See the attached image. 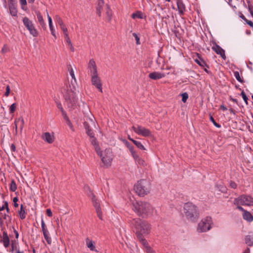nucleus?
I'll return each instance as SVG.
<instances>
[{
    "label": "nucleus",
    "instance_id": "nucleus-1",
    "mask_svg": "<svg viewBox=\"0 0 253 253\" xmlns=\"http://www.w3.org/2000/svg\"><path fill=\"white\" fill-rule=\"evenodd\" d=\"M77 86L76 79H72L69 86H67V89H64V91H62L66 104L70 110L75 109L78 105Z\"/></svg>",
    "mask_w": 253,
    "mask_h": 253
},
{
    "label": "nucleus",
    "instance_id": "nucleus-2",
    "mask_svg": "<svg viewBox=\"0 0 253 253\" xmlns=\"http://www.w3.org/2000/svg\"><path fill=\"white\" fill-rule=\"evenodd\" d=\"M132 209L139 216L143 217L152 214L153 208L148 203L143 201H136L133 203Z\"/></svg>",
    "mask_w": 253,
    "mask_h": 253
},
{
    "label": "nucleus",
    "instance_id": "nucleus-3",
    "mask_svg": "<svg viewBox=\"0 0 253 253\" xmlns=\"http://www.w3.org/2000/svg\"><path fill=\"white\" fill-rule=\"evenodd\" d=\"M131 223L135 228L137 236L147 234L150 230L149 224L147 221L142 220L140 218L133 219Z\"/></svg>",
    "mask_w": 253,
    "mask_h": 253
},
{
    "label": "nucleus",
    "instance_id": "nucleus-4",
    "mask_svg": "<svg viewBox=\"0 0 253 253\" xmlns=\"http://www.w3.org/2000/svg\"><path fill=\"white\" fill-rule=\"evenodd\" d=\"M184 213L188 219L194 221L198 216L197 207L191 203H185L183 207Z\"/></svg>",
    "mask_w": 253,
    "mask_h": 253
},
{
    "label": "nucleus",
    "instance_id": "nucleus-5",
    "mask_svg": "<svg viewBox=\"0 0 253 253\" xmlns=\"http://www.w3.org/2000/svg\"><path fill=\"white\" fill-rule=\"evenodd\" d=\"M134 190L139 196H143L150 192V182L146 180H141L135 185Z\"/></svg>",
    "mask_w": 253,
    "mask_h": 253
},
{
    "label": "nucleus",
    "instance_id": "nucleus-6",
    "mask_svg": "<svg viewBox=\"0 0 253 253\" xmlns=\"http://www.w3.org/2000/svg\"><path fill=\"white\" fill-rule=\"evenodd\" d=\"M212 219L210 216H207L203 218L198 223L197 231L198 233L207 232L213 227Z\"/></svg>",
    "mask_w": 253,
    "mask_h": 253
},
{
    "label": "nucleus",
    "instance_id": "nucleus-7",
    "mask_svg": "<svg viewBox=\"0 0 253 253\" xmlns=\"http://www.w3.org/2000/svg\"><path fill=\"white\" fill-rule=\"evenodd\" d=\"M234 204L247 206H253V198L250 196L242 195L234 200Z\"/></svg>",
    "mask_w": 253,
    "mask_h": 253
},
{
    "label": "nucleus",
    "instance_id": "nucleus-8",
    "mask_svg": "<svg viewBox=\"0 0 253 253\" xmlns=\"http://www.w3.org/2000/svg\"><path fill=\"white\" fill-rule=\"evenodd\" d=\"M101 158L103 164L108 166L111 165L113 159L112 152L110 149H106L103 152L100 150V154H98Z\"/></svg>",
    "mask_w": 253,
    "mask_h": 253
},
{
    "label": "nucleus",
    "instance_id": "nucleus-9",
    "mask_svg": "<svg viewBox=\"0 0 253 253\" xmlns=\"http://www.w3.org/2000/svg\"><path fill=\"white\" fill-rule=\"evenodd\" d=\"M23 22L24 26L28 30L30 33L34 37L38 36V32L35 28L33 22L28 17H25L23 18Z\"/></svg>",
    "mask_w": 253,
    "mask_h": 253
},
{
    "label": "nucleus",
    "instance_id": "nucleus-10",
    "mask_svg": "<svg viewBox=\"0 0 253 253\" xmlns=\"http://www.w3.org/2000/svg\"><path fill=\"white\" fill-rule=\"evenodd\" d=\"M132 129L137 134L144 137L151 136V132L150 130L142 126H133Z\"/></svg>",
    "mask_w": 253,
    "mask_h": 253
},
{
    "label": "nucleus",
    "instance_id": "nucleus-11",
    "mask_svg": "<svg viewBox=\"0 0 253 253\" xmlns=\"http://www.w3.org/2000/svg\"><path fill=\"white\" fill-rule=\"evenodd\" d=\"M89 196L91 198L93 206L96 210V211L97 213L98 216L100 219H102V212L100 209L99 202L96 199L95 196L94 195L93 193L91 191H90Z\"/></svg>",
    "mask_w": 253,
    "mask_h": 253
},
{
    "label": "nucleus",
    "instance_id": "nucleus-12",
    "mask_svg": "<svg viewBox=\"0 0 253 253\" xmlns=\"http://www.w3.org/2000/svg\"><path fill=\"white\" fill-rule=\"evenodd\" d=\"M41 225L44 238L48 244L50 245L52 242V239L50 236V234L46 226V224L42 219L41 221Z\"/></svg>",
    "mask_w": 253,
    "mask_h": 253
},
{
    "label": "nucleus",
    "instance_id": "nucleus-13",
    "mask_svg": "<svg viewBox=\"0 0 253 253\" xmlns=\"http://www.w3.org/2000/svg\"><path fill=\"white\" fill-rule=\"evenodd\" d=\"M91 76V82L93 85L101 92H102V84L100 78L98 77V74H92Z\"/></svg>",
    "mask_w": 253,
    "mask_h": 253
},
{
    "label": "nucleus",
    "instance_id": "nucleus-14",
    "mask_svg": "<svg viewBox=\"0 0 253 253\" xmlns=\"http://www.w3.org/2000/svg\"><path fill=\"white\" fill-rule=\"evenodd\" d=\"M164 63L165 61L163 58L160 56L159 55H158V56L156 59L155 63H154V69L156 70L159 69L161 70L165 69Z\"/></svg>",
    "mask_w": 253,
    "mask_h": 253
},
{
    "label": "nucleus",
    "instance_id": "nucleus-15",
    "mask_svg": "<svg viewBox=\"0 0 253 253\" xmlns=\"http://www.w3.org/2000/svg\"><path fill=\"white\" fill-rule=\"evenodd\" d=\"M42 138L49 144L52 143L54 140L53 135L48 132L43 133L42 135Z\"/></svg>",
    "mask_w": 253,
    "mask_h": 253
},
{
    "label": "nucleus",
    "instance_id": "nucleus-16",
    "mask_svg": "<svg viewBox=\"0 0 253 253\" xmlns=\"http://www.w3.org/2000/svg\"><path fill=\"white\" fill-rule=\"evenodd\" d=\"M166 74L159 72H153L149 75V77L152 80H157L164 78Z\"/></svg>",
    "mask_w": 253,
    "mask_h": 253
},
{
    "label": "nucleus",
    "instance_id": "nucleus-17",
    "mask_svg": "<svg viewBox=\"0 0 253 253\" xmlns=\"http://www.w3.org/2000/svg\"><path fill=\"white\" fill-rule=\"evenodd\" d=\"M212 49L217 54H219L223 59H225V51L220 46L215 44L214 46H212Z\"/></svg>",
    "mask_w": 253,
    "mask_h": 253
},
{
    "label": "nucleus",
    "instance_id": "nucleus-18",
    "mask_svg": "<svg viewBox=\"0 0 253 253\" xmlns=\"http://www.w3.org/2000/svg\"><path fill=\"white\" fill-rule=\"evenodd\" d=\"M88 66L90 70L91 75L97 73V67L93 59H92L89 60Z\"/></svg>",
    "mask_w": 253,
    "mask_h": 253
},
{
    "label": "nucleus",
    "instance_id": "nucleus-19",
    "mask_svg": "<svg viewBox=\"0 0 253 253\" xmlns=\"http://www.w3.org/2000/svg\"><path fill=\"white\" fill-rule=\"evenodd\" d=\"M2 239H0V243H2L5 248H7L9 246L10 240L7 233L4 231L2 233Z\"/></svg>",
    "mask_w": 253,
    "mask_h": 253
},
{
    "label": "nucleus",
    "instance_id": "nucleus-20",
    "mask_svg": "<svg viewBox=\"0 0 253 253\" xmlns=\"http://www.w3.org/2000/svg\"><path fill=\"white\" fill-rule=\"evenodd\" d=\"M10 13L12 16H15L17 14V10L15 6V3L11 2L8 3Z\"/></svg>",
    "mask_w": 253,
    "mask_h": 253
},
{
    "label": "nucleus",
    "instance_id": "nucleus-21",
    "mask_svg": "<svg viewBox=\"0 0 253 253\" xmlns=\"http://www.w3.org/2000/svg\"><path fill=\"white\" fill-rule=\"evenodd\" d=\"M90 142L91 144L94 146V149L97 153V154H100V148L99 145H98L97 142L96 141V138L94 137V136L90 137Z\"/></svg>",
    "mask_w": 253,
    "mask_h": 253
},
{
    "label": "nucleus",
    "instance_id": "nucleus-22",
    "mask_svg": "<svg viewBox=\"0 0 253 253\" xmlns=\"http://www.w3.org/2000/svg\"><path fill=\"white\" fill-rule=\"evenodd\" d=\"M47 18L48 20V24H49V27L50 30L51 31V34L53 36H54L55 38H56V34H55V29L53 27V24H52V19L51 17L47 14Z\"/></svg>",
    "mask_w": 253,
    "mask_h": 253
},
{
    "label": "nucleus",
    "instance_id": "nucleus-23",
    "mask_svg": "<svg viewBox=\"0 0 253 253\" xmlns=\"http://www.w3.org/2000/svg\"><path fill=\"white\" fill-rule=\"evenodd\" d=\"M134 159L135 163L137 164L138 165L144 166L145 165V161L143 159H142L141 158H140L137 154L135 155L134 156L132 157Z\"/></svg>",
    "mask_w": 253,
    "mask_h": 253
},
{
    "label": "nucleus",
    "instance_id": "nucleus-24",
    "mask_svg": "<svg viewBox=\"0 0 253 253\" xmlns=\"http://www.w3.org/2000/svg\"><path fill=\"white\" fill-rule=\"evenodd\" d=\"M177 5L179 13L182 14L185 11V7L181 0H177Z\"/></svg>",
    "mask_w": 253,
    "mask_h": 253
},
{
    "label": "nucleus",
    "instance_id": "nucleus-25",
    "mask_svg": "<svg viewBox=\"0 0 253 253\" xmlns=\"http://www.w3.org/2000/svg\"><path fill=\"white\" fill-rule=\"evenodd\" d=\"M243 217L245 220L249 222H251L253 220V216L249 211H244V212L243 214Z\"/></svg>",
    "mask_w": 253,
    "mask_h": 253
},
{
    "label": "nucleus",
    "instance_id": "nucleus-26",
    "mask_svg": "<svg viewBox=\"0 0 253 253\" xmlns=\"http://www.w3.org/2000/svg\"><path fill=\"white\" fill-rule=\"evenodd\" d=\"M36 13L37 16L38 21L39 22L41 26L42 27H45V23L44 22L41 13L39 11H36Z\"/></svg>",
    "mask_w": 253,
    "mask_h": 253
},
{
    "label": "nucleus",
    "instance_id": "nucleus-27",
    "mask_svg": "<svg viewBox=\"0 0 253 253\" xmlns=\"http://www.w3.org/2000/svg\"><path fill=\"white\" fill-rule=\"evenodd\" d=\"M245 241L248 246H253V234L247 235L246 237Z\"/></svg>",
    "mask_w": 253,
    "mask_h": 253
},
{
    "label": "nucleus",
    "instance_id": "nucleus-28",
    "mask_svg": "<svg viewBox=\"0 0 253 253\" xmlns=\"http://www.w3.org/2000/svg\"><path fill=\"white\" fill-rule=\"evenodd\" d=\"M87 247L92 251H95V247L93 242L88 238L86 239Z\"/></svg>",
    "mask_w": 253,
    "mask_h": 253
},
{
    "label": "nucleus",
    "instance_id": "nucleus-29",
    "mask_svg": "<svg viewBox=\"0 0 253 253\" xmlns=\"http://www.w3.org/2000/svg\"><path fill=\"white\" fill-rule=\"evenodd\" d=\"M16 123H18V125L20 127V133L21 134L25 123L23 118H19L18 119H16Z\"/></svg>",
    "mask_w": 253,
    "mask_h": 253
},
{
    "label": "nucleus",
    "instance_id": "nucleus-30",
    "mask_svg": "<svg viewBox=\"0 0 253 253\" xmlns=\"http://www.w3.org/2000/svg\"><path fill=\"white\" fill-rule=\"evenodd\" d=\"M104 1L103 0H99L98 3V6L97 7V12L99 16L101 15V10L104 5Z\"/></svg>",
    "mask_w": 253,
    "mask_h": 253
},
{
    "label": "nucleus",
    "instance_id": "nucleus-31",
    "mask_svg": "<svg viewBox=\"0 0 253 253\" xmlns=\"http://www.w3.org/2000/svg\"><path fill=\"white\" fill-rule=\"evenodd\" d=\"M19 214L21 219H24L26 217V212L22 205L20 206V210L19 211Z\"/></svg>",
    "mask_w": 253,
    "mask_h": 253
},
{
    "label": "nucleus",
    "instance_id": "nucleus-32",
    "mask_svg": "<svg viewBox=\"0 0 253 253\" xmlns=\"http://www.w3.org/2000/svg\"><path fill=\"white\" fill-rule=\"evenodd\" d=\"M106 19L108 22H110L112 19V10L108 5H107V9L106 12Z\"/></svg>",
    "mask_w": 253,
    "mask_h": 253
},
{
    "label": "nucleus",
    "instance_id": "nucleus-33",
    "mask_svg": "<svg viewBox=\"0 0 253 253\" xmlns=\"http://www.w3.org/2000/svg\"><path fill=\"white\" fill-rule=\"evenodd\" d=\"M131 17L133 19H135L136 18H138L139 19H143V14L141 11H137L136 13H133L132 14Z\"/></svg>",
    "mask_w": 253,
    "mask_h": 253
},
{
    "label": "nucleus",
    "instance_id": "nucleus-34",
    "mask_svg": "<svg viewBox=\"0 0 253 253\" xmlns=\"http://www.w3.org/2000/svg\"><path fill=\"white\" fill-rule=\"evenodd\" d=\"M197 55L198 57V59H195L194 61L200 66L204 67L205 65V61L200 58L199 54H197Z\"/></svg>",
    "mask_w": 253,
    "mask_h": 253
},
{
    "label": "nucleus",
    "instance_id": "nucleus-35",
    "mask_svg": "<svg viewBox=\"0 0 253 253\" xmlns=\"http://www.w3.org/2000/svg\"><path fill=\"white\" fill-rule=\"evenodd\" d=\"M126 144L127 146V148H128L132 157L137 154L135 151L134 150L133 147L132 145H131L128 142H126Z\"/></svg>",
    "mask_w": 253,
    "mask_h": 253
},
{
    "label": "nucleus",
    "instance_id": "nucleus-36",
    "mask_svg": "<svg viewBox=\"0 0 253 253\" xmlns=\"http://www.w3.org/2000/svg\"><path fill=\"white\" fill-rule=\"evenodd\" d=\"M131 141L140 149L141 150H145V148L144 146L142 144V143L136 141L134 139H131Z\"/></svg>",
    "mask_w": 253,
    "mask_h": 253
},
{
    "label": "nucleus",
    "instance_id": "nucleus-37",
    "mask_svg": "<svg viewBox=\"0 0 253 253\" xmlns=\"http://www.w3.org/2000/svg\"><path fill=\"white\" fill-rule=\"evenodd\" d=\"M234 77H235V78L236 79V80L238 82H239L240 83H243V80L241 78L239 72H238V71L234 72Z\"/></svg>",
    "mask_w": 253,
    "mask_h": 253
},
{
    "label": "nucleus",
    "instance_id": "nucleus-38",
    "mask_svg": "<svg viewBox=\"0 0 253 253\" xmlns=\"http://www.w3.org/2000/svg\"><path fill=\"white\" fill-rule=\"evenodd\" d=\"M141 241V243L143 245V246L146 248V250H147V246L149 247L148 245L147 241L144 239L142 237V236H137Z\"/></svg>",
    "mask_w": 253,
    "mask_h": 253
},
{
    "label": "nucleus",
    "instance_id": "nucleus-39",
    "mask_svg": "<svg viewBox=\"0 0 253 253\" xmlns=\"http://www.w3.org/2000/svg\"><path fill=\"white\" fill-rule=\"evenodd\" d=\"M10 189L13 192H14L17 189V185L14 180L11 182Z\"/></svg>",
    "mask_w": 253,
    "mask_h": 253
},
{
    "label": "nucleus",
    "instance_id": "nucleus-40",
    "mask_svg": "<svg viewBox=\"0 0 253 253\" xmlns=\"http://www.w3.org/2000/svg\"><path fill=\"white\" fill-rule=\"evenodd\" d=\"M180 95L182 96V101L184 103L186 102L188 98V93L186 92H184V93L181 94Z\"/></svg>",
    "mask_w": 253,
    "mask_h": 253
},
{
    "label": "nucleus",
    "instance_id": "nucleus-41",
    "mask_svg": "<svg viewBox=\"0 0 253 253\" xmlns=\"http://www.w3.org/2000/svg\"><path fill=\"white\" fill-rule=\"evenodd\" d=\"M9 51V48L7 44H4L1 50V52L4 54Z\"/></svg>",
    "mask_w": 253,
    "mask_h": 253
},
{
    "label": "nucleus",
    "instance_id": "nucleus-42",
    "mask_svg": "<svg viewBox=\"0 0 253 253\" xmlns=\"http://www.w3.org/2000/svg\"><path fill=\"white\" fill-rule=\"evenodd\" d=\"M210 121L213 123L214 126H216L217 128H220L221 127V126L217 124L214 120V118L212 117V116H211L210 118Z\"/></svg>",
    "mask_w": 253,
    "mask_h": 253
},
{
    "label": "nucleus",
    "instance_id": "nucleus-43",
    "mask_svg": "<svg viewBox=\"0 0 253 253\" xmlns=\"http://www.w3.org/2000/svg\"><path fill=\"white\" fill-rule=\"evenodd\" d=\"M85 129L87 134L90 137L94 136L91 130L89 128V126L86 125H85Z\"/></svg>",
    "mask_w": 253,
    "mask_h": 253
},
{
    "label": "nucleus",
    "instance_id": "nucleus-44",
    "mask_svg": "<svg viewBox=\"0 0 253 253\" xmlns=\"http://www.w3.org/2000/svg\"><path fill=\"white\" fill-rule=\"evenodd\" d=\"M55 19L56 22L59 25V26L64 23L62 19H61V18L59 16L56 15L55 17Z\"/></svg>",
    "mask_w": 253,
    "mask_h": 253
},
{
    "label": "nucleus",
    "instance_id": "nucleus-45",
    "mask_svg": "<svg viewBox=\"0 0 253 253\" xmlns=\"http://www.w3.org/2000/svg\"><path fill=\"white\" fill-rule=\"evenodd\" d=\"M55 103L56 104L57 108L61 111V113L65 111L62 106L61 103L60 102L55 100Z\"/></svg>",
    "mask_w": 253,
    "mask_h": 253
},
{
    "label": "nucleus",
    "instance_id": "nucleus-46",
    "mask_svg": "<svg viewBox=\"0 0 253 253\" xmlns=\"http://www.w3.org/2000/svg\"><path fill=\"white\" fill-rule=\"evenodd\" d=\"M16 108V104L15 103H13L10 105L9 109H10V113H13L15 111Z\"/></svg>",
    "mask_w": 253,
    "mask_h": 253
},
{
    "label": "nucleus",
    "instance_id": "nucleus-47",
    "mask_svg": "<svg viewBox=\"0 0 253 253\" xmlns=\"http://www.w3.org/2000/svg\"><path fill=\"white\" fill-rule=\"evenodd\" d=\"M241 95L242 96V98H243V100L246 102V103L247 104H248V98L247 95H246V94L245 93V92L243 91H242V92H241Z\"/></svg>",
    "mask_w": 253,
    "mask_h": 253
},
{
    "label": "nucleus",
    "instance_id": "nucleus-48",
    "mask_svg": "<svg viewBox=\"0 0 253 253\" xmlns=\"http://www.w3.org/2000/svg\"><path fill=\"white\" fill-rule=\"evenodd\" d=\"M64 36L65 40L66 42L67 43V44H70L71 42V41L70 39L69 34H65V35Z\"/></svg>",
    "mask_w": 253,
    "mask_h": 253
},
{
    "label": "nucleus",
    "instance_id": "nucleus-49",
    "mask_svg": "<svg viewBox=\"0 0 253 253\" xmlns=\"http://www.w3.org/2000/svg\"><path fill=\"white\" fill-rule=\"evenodd\" d=\"M66 124H67V125L69 126V127H70V128L72 130V131H74V126L72 124V123L71 122V121L69 120H68V121H66Z\"/></svg>",
    "mask_w": 253,
    "mask_h": 253
},
{
    "label": "nucleus",
    "instance_id": "nucleus-50",
    "mask_svg": "<svg viewBox=\"0 0 253 253\" xmlns=\"http://www.w3.org/2000/svg\"><path fill=\"white\" fill-rule=\"evenodd\" d=\"M132 35H133V37L135 38V40L136 41V44H140V42H139V38L138 37V36L135 33H133Z\"/></svg>",
    "mask_w": 253,
    "mask_h": 253
},
{
    "label": "nucleus",
    "instance_id": "nucleus-51",
    "mask_svg": "<svg viewBox=\"0 0 253 253\" xmlns=\"http://www.w3.org/2000/svg\"><path fill=\"white\" fill-rule=\"evenodd\" d=\"M62 115L63 118L66 121V122L68 121V120H69V119L68 117L67 116L66 113L65 111H64L63 112H62Z\"/></svg>",
    "mask_w": 253,
    "mask_h": 253
},
{
    "label": "nucleus",
    "instance_id": "nucleus-52",
    "mask_svg": "<svg viewBox=\"0 0 253 253\" xmlns=\"http://www.w3.org/2000/svg\"><path fill=\"white\" fill-rule=\"evenodd\" d=\"M10 91V86L9 85H7L6 88V92L5 93V95L6 96H8L9 95Z\"/></svg>",
    "mask_w": 253,
    "mask_h": 253
},
{
    "label": "nucleus",
    "instance_id": "nucleus-53",
    "mask_svg": "<svg viewBox=\"0 0 253 253\" xmlns=\"http://www.w3.org/2000/svg\"><path fill=\"white\" fill-rule=\"evenodd\" d=\"M70 74L72 79H76L75 76V74H74V70H73V69L72 68H71L70 69Z\"/></svg>",
    "mask_w": 253,
    "mask_h": 253
},
{
    "label": "nucleus",
    "instance_id": "nucleus-54",
    "mask_svg": "<svg viewBox=\"0 0 253 253\" xmlns=\"http://www.w3.org/2000/svg\"><path fill=\"white\" fill-rule=\"evenodd\" d=\"M46 214L49 217H51L52 216V213L50 209H48L46 210Z\"/></svg>",
    "mask_w": 253,
    "mask_h": 253
},
{
    "label": "nucleus",
    "instance_id": "nucleus-55",
    "mask_svg": "<svg viewBox=\"0 0 253 253\" xmlns=\"http://www.w3.org/2000/svg\"><path fill=\"white\" fill-rule=\"evenodd\" d=\"M147 252L148 253H155L150 247L147 246Z\"/></svg>",
    "mask_w": 253,
    "mask_h": 253
},
{
    "label": "nucleus",
    "instance_id": "nucleus-56",
    "mask_svg": "<svg viewBox=\"0 0 253 253\" xmlns=\"http://www.w3.org/2000/svg\"><path fill=\"white\" fill-rule=\"evenodd\" d=\"M20 2L22 5H26L27 4L26 0H20Z\"/></svg>",
    "mask_w": 253,
    "mask_h": 253
},
{
    "label": "nucleus",
    "instance_id": "nucleus-57",
    "mask_svg": "<svg viewBox=\"0 0 253 253\" xmlns=\"http://www.w3.org/2000/svg\"><path fill=\"white\" fill-rule=\"evenodd\" d=\"M5 208L6 210V211L8 213L9 212V209L8 208V203L7 202H5Z\"/></svg>",
    "mask_w": 253,
    "mask_h": 253
},
{
    "label": "nucleus",
    "instance_id": "nucleus-58",
    "mask_svg": "<svg viewBox=\"0 0 253 253\" xmlns=\"http://www.w3.org/2000/svg\"><path fill=\"white\" fill-rule=\"evenodd\" d=\"M230 186L233 188H236V187H237L236 184L235 182H231L230 183Z\"/></svg>",
    "mask_w": 253,
    "mask_h": 253
},
{
    "label": "nucleus",
    "instance_id": "nucleus-59",
    "mask_svg": "<svg viewBox=\"0 0 253 253\" xmlns=\"http://www.w3.org/2000/svg\"><path fill=\"white\" fill-rule=\"evenodd\" d=\"M14 124H15V128L16 133H17V127L19 125H18V123H16V119L15 120V121L14 122Z\"/></svg>",
    "mask_w": 253,
    "mask_h": 253
},
{
    "label": "nucleus",
    "instance_id": "nucleus-60",
    "mask_svg": "<svg viewBox=\"0 0 253 253\" xmlns=\"http://www.w3.org/2000/svg\"><path fill=\"white\" fill-rule=\"evenodd\" d=\"M63 32V34H64V36L65 35V34H68V29L66 28H64V29H62Z\"/></svg>",
    "mask_w": 253,
    "mask_h": 253
},
{
    "label": "nucleus",
    "instance_id": "nucleus-61",
    "mask_svg": "<svg viewBox=\"0 0 253 253\" xmlns=\"http://www.w3.org/2000/svg\"><path fill=\"white\" fill-rule=\"evenodd\" d=\"M13 229H14V233L15 234V237L16 239H18V237H19V233H18V231L17 230H16L14 228H13Z\"/></svg>",
    "mask_w": 253,
    "mask_h": 253
},
{
    "label": "nucleus",
    "instance_id": "nucleus-62",
    "mask_svg": "<svg viewBox=\"0 0 253 253\" xmlns=\"http://www.w3.org/2000/svg\"><path fill=\"white\" fill-rule=\"evenodd\" d=\"M247 23L251 27L253 28V22L251 21L247 20Z\"/></svg>",
    "mask_w": 253,
    "mask_h": 253
},
{
    "label": "nucleus",
    "instance_id": "nucleus-63",
    "mask_svg": "<svg viewBox=\"0 0 253 253\" xmlns=\"http://www.w3.org/2000/svg\"><path fill=\"white\" fill-rule=\"evenodd\" d=\"M68 46H69V47H70V49H71L72 51H74L75 49H74V47H73V44H72V42H71V43H70V44H68Z\"/></svg>",
    "mask_w": 253,
    "mask_h": 253
},
{
    "label": "nucleus",
    "instance_id": "nucleus-64",
    "mask_svg": "<svg viewBox=\"0 0 253 253\" xmlns=\"http://www.w3.org/2000/svg\"><path fill=\"white\" fill-rule=\"evenodd\" d=\"M249 10L251 14L253 17V7H251L250 6H249Z\"/></svg>",
    "mask_w": 253,
    "mask_h": 253
}]
</instances>
